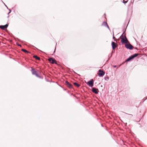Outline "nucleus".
Returning a JSON list of instances; mask_svg holds the SVG:
<instances>
[{"label":"nucleus","mask_w":147,"mask_h":147,"mask_svg":"<svg viewBox=\"0 0 147 147\" xmlns=\"http://www.w3.org/2000/svg\"><path fill=\"white\" fill-rule=\"evenodd\" d=\"M139 54L136 53L134 54H133V55H131L130 57H129L127 59H126L125 61L123 63L125 62H129L131 61L135 57H137L139 55Z\"/></svg>","instance_id":"1"},{"label":"nucleus","mask_w":147,"mask_h":147,"mask_svg":"<svg viewBox=\"0 0 147 147\" xmlns=\"http://www.w3.org/2000/svg\"><path fill=\"white\" fill-rule=\"evenodd\" d=\"M31 72L32 75H35L37 77L39 78H41V77L38 75L36 71L34 68H32L31 69Z\"/></svg>","instance_id":"2"},{"label":"nucleus","mask_w":147,"mask_h":147,"mask_svg":"<svg viewBox=\"0 0 147 147\" xmlns=\"http://www.w3.org/2000/svg\"><path fill=\"white\" fill-rule=\"evenodd\" d=\"M124 37L125 38L124 39V38H121V42L122 44H125L127 43L128 41L126 36H125Z\"/></svg>","instance_id":"3"},{"label":"nucleus","mask_w":147,"mask_h":147,"mask_svg":"<svg viewBox=\"0 0 147 147\" xmlns=\"http://www.w3.org/2000/svg\"><path fill=\"white\" fill-rule=\"evenodd\" d=\"M125 47L128 49L132 50L133 49V46L130 44L127 43L125 45Z\"/></svg>","instance_id":"4"},{"label":"nucleus","mask_w":147,"mask_h":147,"mask_svg":"<svg viewBox=\"0 0 147 147\" xmlns=\"http://www.w3.org/2000/svg\"><path fill=\"white\" fill-rule=\"evenodd\" d=\"M99 73H98V75L99 77H102L105 74V72L103 70L101 69H99L98 70Z\"/></svg>","instance_id":"5"},{"label":"nucleus","mask_w":147,"mask_h":147,"mask_svg":"<svg viewBox=\"0 0 147 147\" xmlns=\"http://www.w3.org/2000/svg\"><path fill=\"white\" fill-rule=\"evenodd\" d=\"M93 84L94 80L93 79H92L89 81L87 83L88 85L90 87H92L93 86Z\"/></svg>","instance_id":"6"},{"label":"nucleus","mask_w":147,"mask_h":147,"mask_svg":"<svg viewBox=\"0 0 147 147\" xmlns=\"http://www.w3.org/2000/svg\"><path fill=\"white\" fill-rule=\"evenodd\" d=\"M48 60L49 61L51 62V63L52 64H54L55 63L56 64H57L56 63V60L54 58H52V57H50L48 59Z\"/></svg>","instance_id":"7"},{"label":"nucleus","mask_w":147,"mask_h":147,"mask_svg":"<svg viewBox=\"0 0 147 147\" xmlns=\"http://www.w3.org/2000/svg\"><path fill=\"white\" fill-rule=\"evenodd\" d=\"M92 91L95 94H98V93L99 90L98 89L93 87L92 89Z\"/></svg>","instance_id":"8"},{"label":"nucleus","mask_w":147,"mask_h":147,"mask_svg":"<svg viewBox=\"0 0 147 147\" xmlns=\"http://www.w3.org/2000/svg\"><path fill=\"white\" fill-rule=\"evenodd\" d=\"M111 46L113 49L114 50L117 47V45L116 43L112 41L111 42Z\"/></svg>","instance_id":"9"},{"label":"nucleus","mask_w":147,"mask_h":147,"mask_svg":"<svg viewBox=\"0 0 147 147\" xmlns=\"http://www.w3.org/2000/svg\"><path fill=\"white\" fill-rule=\"evenodd\" d=\"M65 84L69 88H72V85L70 84L68 81H66Z\"/></svg>","instance_id":"10"},{"label":"nucleus","mask_w":147,"mask_h":147,"mask_svg":"<svg viewBox=\"0 0 147 147\" xmlns=\"http://www.w3.org/2000/svg\"><path fill=\"white\" fill-rule=\"evenodd\" d=\"M8 25L7 24L4 25H0V28L2 30H5L7 28L8 26Z\"/></svg>","instance_id":"11"},{"label":"nucleus","mask_w":147,"mask_h":147,"mask_svg":"<svg viewBox=\"0 0 147 147\" xmlns=\"http://www.w3.org/2000/svg\"><path fill=\"white\" fill-rule=\"evenodd\" d=\"M33 57L36 60H40V58L39 57H38L37 55H34L33 56Z\"/></svg>","instance_id":"12"},{"label":"nucleus","mask_w":147,"mask_h":147,"mask_svg":"<svg viewBox=\"0 0 147 147\" xmlns=\"http://www.w3.org/2000/svg\"><path fill=\"white\" fill-rule=\"evenodd\" d=\"M125 36H126V34L125 33H124V32L123 34L121 36H120V38L121 39V38H124V39L125 38Z\"/></svg>","instance_id":"13"},{"label":"nucleus","mask_w":147,"mask_h":147,"mask_svg":"<svg viewBox=\"0 0 147 147\" xmlns=\"http://www.w3.org/2000/svg\"><path fill=\"white\" fill-rule=\"evenodd\" d=\"M74 84L75 86L77 87H79L80 86V85L79 84L76 82H74Z\"/></svg>","instance_id":"14"},{"label":"nucleus","mask_w":147,"mask_h":147,"mask_svg":"<svg viewBox=\"0 0 147 147\" xmlns=\"http://www.w3.org/2000/svg\"><path fill=\"white\" fill-rule=\"evenodd\" d=\"M107 22H103L102 24V26H104L105 27L107 25Z\"/></svg>","instance_id":"15"},{"label":"nucleus","mask_w":147,"mask_h":147,"mask_svg":"<svg viewBox=\"0 0 147 147\" xmlns=\"http://www.w3.org/2000/svg\"><path fill=\"white\" fill-rule=\"evenodd\" d=\"M22 51L25 53H29V52L28 51L24 49H22Z\"/></svg>","instance_id":"16"},{"label":"nucleus","mask_w":147,"mask_h":147,"mask_svg":"<svg viewBox=\"0 0 147 147\" xmlns=\"http://www.w3.org/2000/svg\"><path fill=\"white\" fill-rule=\"evenodd\" d=\"M125 113L126 114H128L129 115V116L128 117V118H131L132 116H133V115L131 114H128L126 113Z\"/></svg>","instance_id":"17"},{"label":"nucleus","mask_w":147,"mask_h":147,"mask_svg":"<svg viewBox=\"0 0 147 147\" xmlns=\"http://www.w3.org/2000/svg\"><path fill=\"white\" fill-rule=\"evenodd\" d=\"M109 79V77H105V80H106V81H108Z\"/></svg>","instance_id":"18"},{"label":"nucleus","mask_w":147,"mask_h":147,"mask_svg":"<svg viewBox=\"0 0 147 147\" xmlns=\"http://www.w3.org/2000/svg\"><path fill=\"white\" fill-rule=\"evenodd\" d=\"M113 39H114V40L116 42H117V41L116 40L114 36V34H113Z\"/></svg>","instance_id":"19"},{"label":"nucleus","mask_w":147,"mask_h":147,"mask_svg":"<svg viewBox=\"0 0 147 147\" xmlns=\"http://www.w3.org/2000/svg\"><path fill=\"white\" fill-rule=\"evenodd\" d=\"M127 1H123V3L124 4H125L126 3H127Z\"/></svg>","instance_id":"20"},{"label":"nucleus","mask_w":147,"mask_h":147,"mask_svg":"<svg viewBox=\"0 0 147 147\" xmlns=\"http://www.w3.org/2000/svg\"><path fill=\"white\" fill-rule=\"evenodd\" d=\"M16 44H17V45L18 46H20V47L21 46V45L20 44H18V43H16Z\"/></svg>","instance_id":"21"},{"label":"nucleus","mask_w":147,"mask_h":147,"mask_svg":"<svg viewBox=\"0 0 147 147\" xmlns=\"http://www.w3.org/2000/svg\"><path fill=\"white\" fill-rule=\"evenodd\" d=\"M107 28L109 29V30H110V28H109L108 25L107 24V26H106Z\"/></svg>","instance_id":"22"},{"label":"nucleus","mask_w":147,"mask_h":147,"mask_svg":"<svg viewBox=\"0 0 147 147\" xmlns=\"http://www.w3.org/2000/svg\"><path fill=\"white\" fill-rule=\"evenodd\" d=\"M4 4L5 5V6L7 8V9H9V8H8V7L6 6V5L4 3Z\"/></svg>","instance_id":"23"},{"label":"nucleus","mask_w":147,"mask_h":147,"mask_svg":"<svg viewBox=\"0 0 147 147\" xmlns=\"http://www.w3.org/2000/svg\"><path fill=\"white\" fill-rule=\"evenodd\" d=\"M9 13H10L11 12V10L10 9H9Z\"/></svg>","instance_id":"24"},{"label":"nucleus","mask_w":147,"mask_h":147,"mask_svg":"<svg viewBox=\"0 0 147 147\" xmlns=\"http://www.w3.org/2000/svg\"><path fill=\"white\" fill-rule=\"evenodd\" d=\"M112 53L111 54V55L110 56V57L109 56V57H110V58L112 56Z\"/></svg>","instance_id":"25"},{"label":"nucleus","mask_w":147,"mask_h":147,"mask_svg":"<svg viewBox=\"0 0 147 147\" xmlns=\"http://www.w3.org/2000/svg\"><path fill=\"white\" fill-rule=\"evenodd\" d=\"M55 49H56V47H55V50H54V53H55Z\"/></svg>","instance_id":"26"},{"label":"nucleus","mask_w":147,"mask_h":147,"mask_svg":"<svg viewBox=\"0 0 147 147\" xmlns=\"http://www.w3.org/2000/svg\"><path fill=\"white\" fill-rule=\"evenodd\" d=\"M110 57H109L107 61H108L110 59Z\"/></svg>","instance_id":"27"},{"label":"nucleus","mask_w":147,"mask_h":147,"mask_svg":"<svg viewBox=\"0 0 147 147\" xmlns=\"http://www.w3.org/2000/svg\"><path fill=\"white\" fill-rule=\"evenodd\" d=\"M146 99H147V97L144 100V101L145 100H146Z\"/></svg>","instance_id":"28"},{"label":"nucleus","mask_w":147,"mask_h":147,"mask_svg":"<svg viewBox=\"0 0 147 147\" xmlns=\"http://www.w3.org/2000/svg\"><path fill=\"white\" fill-rule=\"evenodd\" d=\"M73 72H74V73L75 74H76V72H75L74 71H73Z\"/></svg>","instance_id":"29"},{"label":"nucleus","mask_w":147,"mask_h":147,"mask_svg":"<svg viewBox=\"0 0 147 147\" xmlns=\"http://www.w3.org/2000/svg\"><path fill=\"white\" fill-rule=\"evenodd\" d=\"M114 67H116V66L115 65V66H114Z\"/></svg>","instance_id":"30"},{"label":"nucleus","mask_w":147,"mask_h":147,"mask_svg":"<svg viewBox=\"0 0 147 147\" xmlns=\"http://www.w3.org/2000/svg\"><path fill=\"white\" fill-rule=\"evenodd\" d=\"M10 13H9V12L8 13V14H9Z\"/></svg>","instance_id":"31"},{"label":"nucleus","mask_w":147,"mask_h":147,"mask_svg":"<svg viewBox=\"0 0 147 147\" xmlns=\"http://www.w3.org/2000/svg\"><path fill=\"white\" fill-rule=\"evenodd\" d=\"M113 53V51H112L111 53L112 54Z\"/></svg>","instance_id":"32"},{"label":"nucleus","mask_w":147,"mask_h":147,"mask_svg":"<svg viewBox=\"0 0 147 147\" xmlns=\"http://www.w3.org/2000/svg\"><path fill=\"white\" fill-rule=\"evenodd\" d=\"M101 126H103V125H102V124H101Z\"/></svg>","instance_id":"33"},{"label":"nucleus","mask_w":147,"mask_h":147,"mask_svg":"<svg viewBox=\"0 0 147 147\" xmlns=\"http://www.w3.org/2000/svg\"><path fill=\"white\" fill-rule=\"evenodd\" d=\"M101 87H102V85H101Z\"/></svg>","instance_id":"34"},{"label":"nucleus","mask_w":147,"mask_h":147,"mask_svg":"<svg viewBox=\"0 0 147 147\" xmlns=\"http://www.w3.org/2000/svg\"><path fill=\"white\" fill-rule=\"evenodd\" d=\"M56 45H57V44H56Z\"/></svg>","instance_id":"35"},{"label":"nucleus","mask_w":147,"mask_h":147,"mask_svg":"<svg viewBox=\"0 0 147 147\" xmlns=\"http://www.w3.org/2000/svg\"><path fill=\"white\" fill-rule=\"evenodd\" d=\"M1 43V41H0V43Z\"/></svg>","instance_id":"36"}]
</instances>
